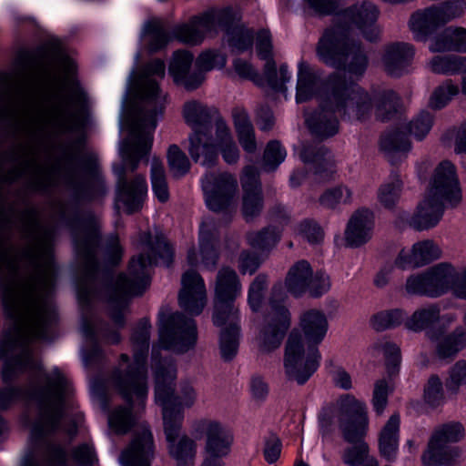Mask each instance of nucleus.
Masks as SVG:
<instances>
[{
	"label": "nucleus",
	"mask_w": 466,
	"mask_h": 466,
	"mask_svg": "<svg viewBox=\"0 0 466 466\" xmlns=\"http://www.w3.org/2000/svg\"><path fill=\"white\" fill-rule=\"evenodd\" d=\"M375 216L372 210L361 208L350 216L344 232L347 247L359 248L368 243L373 236Z\"/></svg>",
	"instance_id": "obj_25"
},
{
	"label": "nucleus",
	"mask_w": 466,
	"mask_h": 466,
	"mask_svg": "<svg viewBox=\"0 0 466 466\" xmlns=\"http://www.w3.org/2000/svg\"><path fill=\"white\" fill-rule=\"evenodd\" d=\"M226 56L218 51L208 50L201 53L197 61V73H202L205 76V73L211 71L215 68H222L226 65Z\"/></svg>",
	"instance_id": "obj_61"
},
{
	"label": "nucleus",
	"mask_w": 466,
	"mask_h": 466,
	"mask_svg": "<svg viewBox=\"0 0 466 466\" xmlns=\"http://www.w3.org/2000/svg\"><path fill=\"white\" fill-rule=\"evenodd\" d=\"M151 184L155 196L160 202H166L169 198L168 187L166 179L165 167L162 162L157 158H153L151 162Z\"/></svg>",
	"instance_id": "obj_52"
},
{
	"label": "nucleus",
	"mask_w": 466,
	"mask_h": 466,
	"mask_svg": "<svg viewBox=\"0 0 466 466\" xmlns=\"http://www.w3.org/2000/svg\"><path fill=\"white\" fill-rule=\"evenodd\" d=\"M118 176L119 198L126 206L128 213L138 210L147 192V184L145 177L136 176L131 181L125 178L126 167L115 169Z\"/></svg>",
	"instance_id": "obj_29"
},
{
	"label": "nucleus",
	"mask_w": 466,
	"mask_h": 466,
	"mask_svg": "<svg viewBox=\"0 0 466 466\" xmlns=\"http://www.w3.org/2000/svg\"><path fill=\"white\" fill-rule=\"evenodd\" d=\"M429 48L433 53L451 50L466 52V31L461 27H448L432 39Z\"/></svg>",
	"instance_id": "obj_45"
},
{
	"label": "nucleus",
	"mask_w": 466,
	"mask_h": 466,
	"mask_svg": "<svg viewBox=\"0 0 466 466\" xmlns=\"http://www.w3.org/2000/svg\"><path fill=\"white\" fill-rule=\"evenodd\" d=\"M194 421L195 420L190 424V435L183 433L180 437L167 441V453L175 461L176 466H195L198 451V441L199 439L192 434V424ZM202 440L205 441L204 438Z\"/></svg>",
	"instance_id": "obj_33"
},
{
	"label": "nucleus",
	"mask_w": 466,
	"mask_h": 466,
	"mask_svg": "<svg viewBox=\"0 0 466 466\" xmlns=\"http://www.w3.org/2000/svg\"><path fill=\"white\" fill-rule=\"evenodd\" d=\"M408 314L401 309L381 310L370 318V325L377 331L395 329L405 324Z\"/></svg>",
	"instance_id": "obj_49"
},
{
	"label": "nucleus",
	"mask_w": 466,
	"mask_h": 466,
	"mask_svg": "<svg viewBox=\"0 0 466 466\" xmlns=\"http://www.w3.org/2000/svg\"><path fill=\"white\" fill-rule=\"evenodd\" d=\"M345 16L361 31L367 40L375 41L379 38L380 29L376 25L379 10L373 4L365 2L355 5L346 11Z\"/></svg>",
	"instance_id": "obj_32"
},
{
	"label": "nucleus",
	"mask_w": 466,
	"mask_h": 466,
	"mask_svg": "<svg viewBox=\"0 0 466 466\" xmlns=\"http://www.w3.org/2000/svg\"><path fill=\"white\" fill-rule=\"evenodd\" d=\"M202 188L208 208L220 212L233 205L238 181L228 173H208L202 179Z\"/></svg>",
	"instance_id": "obj_17"
},
{
	"label": "nucleus",
	"mask_w": 466,
	"mask_h": 466,
	"mask_svg": "<svg viewBox=\"0 0 466 466\" xmlns=\"http://www.w3.org/2000/svg\"><path fill=\"white\" fill-rule=\"evenodd\" d=\"M9 167L6 179L25 180L32 189L39 190L51 185L50 170L38 163L35 149L26 143H18L0 154V171Z\"/></svg>",
	"instance_id": "obj_8"
},
{
	"label": "nucleus",
	"mask_w": 466,
	"mask_h": 466,
	"mask_svg": "<svg viewBox=\"0 0 466 466\" xmlns=\"http://www.w3.org/2000/svg\"><path fill=\"white\" fill-rule=\"evenodd\" d=\"M147 42L150 52H157L165 47L173 38L159 25H151L147 32Z\"/></svg>",
	"instance_id": "obj_63"
},
{
	"label": "nucleus",
	"mask_w": 466,
	"mask_h": 466,
	"mask_svg": "<svg viewBox=\"0 0 466 466\" xmlns=\"http://www.w3.org/2000/svg\"><path fill=\"white\" fill-rule=\"evenodd\" d=\"M320 353L317 347L305 348L303 339L292 330L285 345L283 367L288 380L305 384L319 366Z\"/></svg>",
	"instance_id": "obj_10"
},
{
	"label": "nucleus",
	"mask_w": 466,
	"mask_h": 466,
	"mask_svg": "<svg viewBox=\"0 0 466 466\" xmlns=\"http://www.w3.org/2000/svg\"><path fill=\"white\" fill-rule=\"evenodd\" d=\"M71 390L66 377L55 368L46 376L45 387L28 393V398L38 405V415L33 425L31 437L37 439L56 429L62 418L66 399Z\"/></svg>",
	"instance_id": "obj_7"
},
{
	"label": "nucleus",
	"mask_w": 466,
	"mask_h": 466,
	"mask_svg": "<svg viewBox=\"0 0 466 466\" xmlns=\"http://www.w3.org/2000/svg\"><path fill=\"white\" fill-rule=\"evenodd\" d=\"M75 124V115L66 97L53 101L33 121V129L37 138L63 134L71 131Z\"/></svg>",
	"instance_id": "obj_14"
},
{
	"label": "nucleus",
	"mask_w": 466,
	"mask_h": 466,
	"mask_svg": "<svg viewBox=\"0 0 466 466\" xmlns=\"http://www.w3.org/2000/svg\"><path fill=\"white\" fill-rule=\"evenodd\" d=\"M339 76L333 77V88L321 98L320 108L306 118L311 133L326 138L339 131L335 114L349 119L363 120L370 111V97L360 86H347Z\"/></svg>",
	"instance_id": "obj_6"
},
{
	"label": "nucleus",
	"mask_w": 466,
	"mask_h": 466,
	"mask_svg": "<svg viewBox=\"0 0 466 466\" xmlns=\"http://www.w3.org/2000/svg\"><path fill=\"white\" fill-rule=\"evenodd\" d=\"M280 231L273 227H268L260 231L248 234V244L258 250L272 248L279 240Z\"/></svg>",
	"instance_id": "obj_54"
},
{
	"label": "nucleus",
	"mask_w": 466,
	"mask_h": 466,
	"mask_svg": "<svg viewBox=\"0 0 466 466\" xmlns=\"http://www.w3.org/2000/svg\"><path fill=\"white\" fill-rule=\"evenodd\" d=\"M462 424L453 423L442 426L431 436L427 451L422 455L424 466H440L450 463L461 452L458 448L450 446L464 437Z\"/></svg>",
	"instance_id": "obj_13"
},
{
	"label": "nucleus",
	"mask_w": 466,
	"mask_h": 466,
	"mask_svg": "<svg viewBox=\"0 0 466 466\" xmlns=\"http://www.w3.org/2000/svg\"><path fill=\"white\" fill-rule=\"evenodd\" d=\"M430 69L436 74L452 75L466 68V57L437 56L429 62Z\"/></svg>",
	"instance_id": "obj_51"
},
{
	"label": "nucleus",
	"mask_w": 466,
	"mask_h": 466,
	"mask_svg": "<svg viewBox=\"0 0 466 466\" xmlns=\"http://www.w3.org/2000/svg\"><path fill=\"white\" fill-rule=\"evenodd\" d=\"M458 93V86L453 84L450 79L446 80L432 92L429 100V106L435 110L441 109L446 106Z\"/></svg>",
	"instance_id": "obj_57"
},
{
	"label": "nucleus",
	"mask_w": 466,
	"mask_h": 466,
	"mask_svg": "<svg viewBox=\"0 0 466 466\" xmlns=\"http://www.w3.org/2000/svg\"><path fill=\"white\" fill-rule=\"evenodd\" d=\"M192 434L205 439L201 466H223L222 459L230 453L234 441L230 430L216 419L203 417L193 422Z\"/></svg>",
	"instance_id": "obj_11"
},
{
	"label": "nucleus",
	"mask_w": 466,
	"mask_h": 466,
	"mask_svg": "<svg viewBox=\"0 0 466 466\" xmlns=\"http://www.w3.org/2000/svg\"><path fill=\"white\" fill-rule=\"evenodd\" d=\"M167 159L172 176L179 178L190 169V162L186 154L175 144L169 146Z\"/></svg>",
	"instance_id": "obj_56"
},
{
	"label": "nucleus",
	"mask_w": 466,
	"mask_h": 466,
	"mask_svg": "<svg viewBox=\"0 0 466 466\" xmlns=\"http://www.w3.org/2000/svg\"><path fill=\"white\" fill-rule=\"evenodd\" d=\"M312 276V268L307 260H299L289 269L285 285L287 289L294 296L299 297L304 294L309 286Z\"/></svg>",
	"instance_id": "obj_44"
},
{
	"label": "nucleus",
	"mask_w": 466,
	"mask_h": 466,
	"mask_svg": "<svg viewBox=\"0 0 466 466\" xmlns=\"http://www.w3.org/2000/svg\"><path fill=\"white\" fill-rule=\"evenodd\" d=\"M228 43L238 51H245L251 47L253 43V34L250 30L238 26L228 31Z\"/></svg>",
	"instance_id": "obj_64"
},
{
	"label": "nucleus",
	"mask_w": 466,
	"mask_h": 466,
	"mask_svg": "<svg viewBox=\"0 0 466 466\" xmlns=\"http://www.w3.org/2000/svg\"><path fill=\"white\" fill-rule=\"evenodd\" d=\"M96 244L97 240L95 235L88 237L84 241L76 242V248L78 256L82 260L84 270L86 276L93 275L97 267V263L95 258Z\"/></svg>",
	"instance_id": "obj_53"
},
{
	"label": "nucleus",
	"mask_w": 466,
	"mask_h": 466,
	"mask_svg": "<svg viewBox=\"0 0 466 466\" xmlns=\"http://www.w3.org/2000/svg\"><path fill=\"white\" fill-rule=\"evenodd\" d=\"M433 116L428 111H421L407 125V130L415 139L420 141L426 137L432 128Z\"/></svg>",
	"instance_id": "obj_59"
},
{
	"label": "nucleus",
	"mask_w": 466,
	"mask_h": 466,
	"mask_svg": "<svg viewBox=\"0 0 466 466\" xmlns=\"http://www.w3.org/2000/svg\"><path fill=\"white\" fill-rule=\"evenodd\" d=\"M188 153L195 162L209 167L218 159L217 146L211 141L208 130L193 131L188 137Z\"/></svg>",
	"instance_id": "obj_35"
},
{
	"label": "nucleus",
	"mask_w": 466,
	"mask_h": 466,
	"mask_svg": "<svg viewBox=\"0 0 466 466\" xmlns=\"http://www.w3.org/2000/svg\"><path fill=\"white\" fill-rule=\"evenodd\" d=\"M441 295L450 292L451 279L454 273V266L450 263H440L427 270Z\"/></svg>",
	"instance_id": "obj_60"
},
{
	"label": "nucleus",
	"mask_w": 466,
	"mask_h": 466,
	"mask_svg": "<svg viewBox=\"0 0 466 466\" xmlns=\"http://www.w3.org/2000/svg\"><path fill=\"white\" fill-rule=\"evenodd\" d=\"M368 63L369 61L365 51L363 50L360 44L355 42L352 45V49L349 53V56L347 57L345 64L339 67L343 68L344 71L338 72L330 76L329 88H333V77H335L336 76H339V77H341V79L345 81L344 83L348 86L352 84L359 86L352 79L348 81L346 74H350V78L354 76L355 78L359 79L366 71L368 67Z\"/></svg>",
	"instance_id": "obj_36"
},
{
	"label": "nucleus",
	"mask_w": 466,
	"mask_h": 466,
	"mask_svg": "<svg viewBox=\"0 0 466 466\" xmlns=\"http://www.w3.org/2000/svg\"><path fill=\"white\" fill-rule=\"evenodd\" d=\"M457 317L453 313L441 314V309L437 304H429L417 309L405 322V327L412 331L419 332L431 329H438L436 324L449 328Z\"/></svg>",
	"instance_id": "obj_27"
},
{
	"label": "nucleus",
	"mask_w": 466,
	"mask_h": 466,
	"mask_svg": "<svg viewBox=\"0 0 466 466\" xmlns=\"http://www.w3.org/2000/svg\"><path fill=\"white\" fill-rule=\"evenodd\" d=\"M426 194L450 207H455L461 201L456 168L451 162L443 160L436 167Z\"/></svg>",
	"instance_id": "obj_18"
},
{
	"label": "nucleus",
	"mask_w": 466,
	"mask_h": 466,
	"mask_svg": "<svg viewBox=\"0 0 466 466\" xmlns=\"http://www.w3.org/2000/svg\"><path fill=\"white\" fill-rule=\"evenodd\" d=\"M165 64L157 59L144 68L137 84L138 107L130 123V137L121 147L125 165L135 170L139 160L151 149L153 132L164 110L165 96L157 79L165 76Z\"/></svg>",
	"instance_id": "obj_3"
},
{
	"label": "nucleus",
	"mask_w": 466,
	"mask_h": 466,
	"mask_svg": "<svg viewBox=\"0 0 466 466\" xmlns=\"http://www.w3.org/2000/svg\"><path fill=\"white\" fill-rule=\"evenodd\" d=\"M352 190L344 185L329 188L319 197V203L326 208H335L341 204H350L352 201Z\"/></svg>",
	"instance_id": "obj_55"
},
{
	"label": "nucleus",
	"mask_w": 466,
	"mask_h": 466,
	"mask_svg": "<svg viewBox=\"0 0 466 466\" xmlns=\"http://www.w3.org/2000/svg\"><path fill=\"white\" fill-rule=\"evenodd\" d=\"M243 189L242 215L247 221L258 216L263 208V198L261 185L258 178V171L251 166L243 169L240 178Z\"/></svg>",
	"instance_id": "obj_24"
},
{
	"label": "nucleus",
	"mask_w": 466,
	"mask_h": 466,
	"mask_svg": "<svg viewBox=\"0 0 466 466\" xmlns=\"http://www.w3.org/2000/svg\"><path fill=\"white\" fill-rule=\"evenodd\" d=\"M335 419L346 441L352 443L342 453V461L349 466H358L373 456L363 441L369 419L364 402L353 395L343 394L334 403L324 406L319 415V425L323 435L331 431Z\"/></svg>",
	"instance_id": "obj_4"
},
{
	"label": "nucleus",
	"mask_w": 466,
	"mask_h": 466,
	"mask_svg": "<svg viewBox=\"0 0 466 466\" xmlns=\"http://www.w3.org/2000/svg\"><path fill=\"white\" fill-rule=\"evenodd\" d=\"M445 207H448L446 203L426 194L413 214L402 211L399 219L417 231L428 230L440 222Z\"/></svg>",
	"instance_id": "obj_22"
},
{
	"label": "nucleus",
	"mask_w": 466,
	"mask_h": 466,
	"mask_svg": "<svg viewBox=\"0 0 466 466\" xmlns=\"http://www.w3.org/2000/svg\"><path fill=\"white\" fill-rule=\"evenodd\" d=\"M285 298L282 285H275L265 308L258 337L259 349L264 352L278 349L290 327V312L283 304Z\"/></svg>",
	"instance_id": "obj_9"
},
{
	"label": "nucleus",
	"mask_w": 466,
	"mask_h": 466,
	"mask_svg": "<svg viewBox=\"0 0 466 466\" xmlns=\"http://www.w3.org/2000/svg\"><path fill=\"white\" fill-rule=\"evenodd\" d=\"M154 453L153 434L147 426L141 424L129 446L122 452L120 461L123 466H150Z\"/></svg>",
	"instance_id": "obj_23"
},
{
	"label": "nucleus",
	"mask_w": 466,
	"mask_h": 466,
	"mask_svg": "<svg viewBox=\"0 0 466 466\" xmlns=\"http://www.w3.org/2000/svg\"><path fill=\"white\" fill-rule=\"evenodd\" d=\"M444 25L437 6H431L418 11L412 15L410 20V27L415 39L424 41L440 25Z\"/></svg>",
	"instance_id": "obj_37"
},
{
	"label": "nucleus",
	"mask_w": 466,
	"mask_h": 466,
	"mask_svg": "<svg viewBox=\"0 0 466 466\" xmlns=\"http://www.w3.org/2000/svg\"><path fill=\"white\" fill-rule=\"evenodd\" d=\"M241 283L236 271L228 267L221 268L216 278L213 322L221 323L222 314L227 312L230 319L238 315L235 299L241 294Z\"/></svg>",
	"instance_id": "obj_16"
},
{
	"label": "nucleus",
	"mask_w": 466,
	"mask_h": 466,
	"mask_svg": "<svg viewBox=\"0 0 466 466\" xmlns=\"http://www.w3.org/2000/svg\"><path fill=\"white\" fill-rule=\"evenodd\" d=\"M320 74L305 61L299 64L297 81V102L302 103L310 99L319 86Z\"/></svg>",
	"instance_id": "obj_42"
},
{
	"label": "nucleus",
	"mask_w": 466,
	"mask_h": 466,
	"mask_svg": "<svg viewBox=\"0 0 466 466\" xmlns=\"http://www.w3.org/2000/svg\"><path fill=\"white\" fill-rule=\"evenodd\" d=\"M239 317L236 315L234 319H230L229 315L227 319L222 317L221 323H214L218 327H222L219 339V348L221 357L225 360H232L238 349L239 340Z\"/></svg>",
	"instance_id": "obj_39"
},
{
	"label": "nucleus",
	"mask_w": 466,
	"mask_h": 466,
	"mask_svg": "<svg viewBox=\"0 0 466 466\" xmlns=\"http://www.w3.org/2000/svg\"><path fill=\"white\" fill-rule=\"evenodd\" d=\"M354 43L350 38L349 29L336 24L323 31L316 46V55L327 66L339 68L345 64Z\"/></svg>",
	"instance_id": "obj_15"
},
{
	"label": "nucleus",
	"mask_w": 466,
	"mask_h": 466,
	"mask_svg": "<svg viewBox=\"0 0 466 466\" xmlns=\"http://www.w3.org/2000/svg\"><path fill=\"white\" fill-rule=\"evenodd\" d=\"M152 358L155 362V380H157V372H162L166 380V385L170 383L173 390V396L170 406L176 407L178 405L183 408H190L194 405L197 400V393L194 387L188 382H182L179 385L177 394L175 393L173 382L176 379V368L170 360H157V350L154 347Z\"/></svg>",
	"instance_id": "obj_28"
},
{
	"label": "nucleus",
	"mask_w": 466,
	"mask_h": 466,
	"mask_svg": "<svg viewBox=\"0 0 466 466\" xmlns=\"http://www.w3.org/2000/svg\"><path fill=\"white\" fill-rule=\"evenodd\" d=\"M197 339V325L192 318L176 312L161 320L159 344L162 348L184 353L195 347Z\"/></svg>",
	"instance_id": "obj_12"
},
{
	"label": "nucleus",
	"mask_w": 466,
	"mask_h": 466,
	"mask_svg": "<svg viewBox=\"0 0 466 466\" xmlns=\"http://www.w3.org/2000/svg\"><path fill=\"white\" fill-rule=\"evenodd\" d=\"M173 396V390L166 385V380L162 372H157V387H155V400L162 407L163 425L166 441L180 437L184 413L180 408L170 406Z\"/></svg>",
	"instance_id": "obj_19"
},
{
	"label": "nucleus",
	"mask_w": 466,
	"mask_h": 466,
	"mask_svg": "<svg viewBox=\"0 0 466 466\" xmlns=\"http://www.w3.org/2000/svg\"><path fill=\"white\" fill-rule=\"evenodd\" d=\"M220 14L208 12L200 16H195L188 24L177 25L173 30L174 38L187 45L200 44L206 35L217 32L220 26Z\"/></svg>",
	"instance_id": "obj_21"
},
{
	"label": "nucleus",
	"mask_w": 466,
	"mask_h": 466,
	"mask_svg": "<svg viewBox=\"0 0 466 466\" xmlns=\"http://www.w3.org/2000/svg\"><path fill=\"white\" fill-rule=\"evenodd\" d=\"M299 328L308 347H317L328 332L329 321L323 311L309 309L300 315Z\"/></svg>",
	"instance_id": "obj_34"
},
{
	"label": "nucleus",
	"mask_w": 466,
	"mask_h": 466,
	"mask_svg": "<svg viewBox=\"0 0 466 466\" xmlns=\"http://www.w3.org/2000/svg\"><path fill=\"white\" fill-rule=\"evenodd\" d=\"M212 112L215 110L196 100L185 103L183 107L185 121L193 131L209 130Z\"/></svg>",
	"instance_id": "obj_47"
},
{
	"label": "nucleus",
	"mask_w": 466,
	"mask_h": 466,
	"mask_svg": "<svg viewBox=\"0 0 466 466\" xmlns=\"http://www.w3.org/2000/svg\"><path fill=\"white\" fill-rule=\"evenodd\" d=\"M149 321L143 319L135 329L131 340L134 358L131 361L127 354H121L117 367L112 374V382L129 407L116 408L108 418V423L117 433H126L136 424L137 411L144 409L147 396V357L149 347Z\"/></svg>",
	"instance_id": "obj_2"
},
{
	"label": "nucleus",
	"mask_w": 466,
	"mask_h": 466,
	"mask_svg": "<svg viewBox=\"0 0 466 466\" xmlns=\"http://www.w3.org/2000/svg\"><path fill=\"white\" fill-rule=\"evenodd\" d=\"M173 251L164 238L157 237L155 240L147 234L144 235L141 253L133 257L128 267V275L117 278L115 289L109 299V314L113 321L122 326L124 314L130 296L141 295L150 283V269L157 263V258L169 265Z\"/></svg>",
	"instance_id": "obj_5"
},
{
	"label": "nucleus",
	"mask_w": 466,
	"mask_h": 466,
	"mask_svg": "<svg viewBox=\"0 0 466 466\" xmlns=\"http://www.w3.org/2000/svg\"><path fill=\"white\" fill-rule=\"evenodd\" d=\"M286 156V150L279 142H268L263 156L264 168L268 171L275 170L285 160Z\"/></svg>",
	"instance_id": "obj_62"
},
{
	"label": "nucleus",
	"mask_w": 466,
	"mask_h": 466,
	"mask_svg": "<svg viewBox=\"0 0 466 466\" xmlns=\"http://www.w3.org/2000/svg\"><path fill=\"white\" fill-rule=\"evenodd\" d=\"M53 230L30 208L17 211L0 203V286L13 329L0 344L2 378L12 380L27 369H36L28 343L46 339L56 322L50 296L55 280Z\"/></svg>",
	"instance_id": "obj_1"
},
{
	"label": "nucleus",
	"mask_w": 466,
	"mask_h": 466,
	"mask_svg": "<svg viewBox=\"0 0 466 466\" xmlns=\"http://www.w3.org/2000/svg\"><path fill=\"white\" fill-rule=\"evenodd\" d=\"M380 147L388 160L392 164H397L406 157L411 148V144L404 134L400 131H394L382 137Z\"/></svg>",
	"instance_id": "obj_46"
},
{
	"label": "nucleus",
	"mask_w": 466,
	"mask_h": 466,
	"mask_svg": "<svg viewBox=\"0 0 466 466\" xmlns=\"http://www.w3.org/2000/svg\"><path fill=\"white\" fill-rule=\"evenodd\" d=\"M261 77L264 86H268L274 91L285 93L287 90L285 83L289 81L290 75L286 65L280 66L279 69L277 70L275 62L268 59L265 64L264 76Z\"/></svg>",
	"instance_id": "obj_50"
},
{
	"label": "nucleus",
	"mask_w": 466,
	"mask_h": 466,
	"mask_svg": "<svg viewBox=\"0 0 466 466\" xmlns=\"http://www.w3.org/2000/svg\"><path fill=\"white\" fill-rule=\"evenodd\" d=\"M299 157L304 163L313 164L316 174L321 176L333 172V156L324 146L304 145L299 152Z\"/></svg>",
	"instance_id": "obj_41"
},
{
	"label": "nucleus",
	"mask_w": 466,
	"mask_h": 466,
	"mask_svg": "<svg viewBox=\"0 0 466 466\" xmlns=\"http://www.w3.org/2000/svg\"><path fill=\"white\" fill-rule=\"evenodd\" d=\"M411 249L414 261L420 267L438 259L441 256V248L430 239L415 243Z\"/></svg>",
	"instance_id": "obj_58"
},
{
	"label": "nucleus",
	"mask_w": 466,
	"mask_h": 466,
	"mask_svg": "<svg viewBox=\"0 0 466 466\" xmlns=\"http://www.w3.org/2000/svg\"><path fill=\"white\" fill-rule=\"evenodd\" d=\"M370 97V114L363 119H367L374 110L375 116L380 121L390 119L398 110L400 106V97L398 95L390 90H382L370 94L362 89Z\"/></svg>",
	"instance_id": "obj_38"
},
{
	"label": "nucleus",
	"mask_w": 466,
	"mask_h": 466,
	"mask_svg": "<svg viewBox=\"0 0 466 466\" xmlns=\"http://www.w3.org/2000/svg\"><path fill=\"white\" fill-rule=\"evenodd\" d=\"M448 328L439 326L438 329L427 331L436 356L439 359H453L460 351L466 349V329L457 327L451 333L446 334Z\"/></svg>",
	"instance_id": "obj_26"
},
{
	"label": "nucleus",
	"mask_w": 466,
	"mask_h": 466,
	"mask_svg": "<svg viewBox=\"0 0 466 466\" xmlns=\"http://www.w3.org/2000/svg\"><path fill=\"white\" fill-rule=\"evenodd\" d=\"M216 242L217 232L213 222L204 221L199 230V247L202 264L208 269H214L218 258Z\"/></svg>",
	"instance_id": "obj_40"
},
{
	"label": "nucleus",
	"mask_w": 466,
	"mask_h": 466,
	"mask_svg": "<svg viewBox=\"0 0 466 466\" xmlns=\"http://www.w3.org/2000/svg\"><path fill=\"white\" fill-rule=\"evenodd\" d=\"M414 56V48L408 43L389 45L382 56L385 71L392 76H400L409 72Z\"/></svg>",
	"instance_id": "obj_31"
},
{
	"label": "nucleus",
	"mask_w": 466,
	"mask_h": 466,
	"mask_svg": "<svg viewBox=\"0 0 466 466\" xmlns=\"http://www.w3.org/2000/svg\"><path fill=\"white\" fill-rule=\"evenodd\" d=\"M193 62V55L188 51H177L169 65V73L177 85L183 86L187 90H195L203 83L205 77L202 73H189Z\"/></svg>",
	"instance_id": "obj_30"
},
{
	"label": "nucleus",
	"mask_w": 466,
	"mask_h": 466,
	"mask_svg": "<svg viewBox=\"0 0 466 466\" xmlns=\"http://www.w3.org/2000/svg\"><path fill=\"white\" fill-rule=\"evenodd\" d=\"M207 300L204 279L196 270H187L181 278V289L178 293L179 307L192 316H198L206 307Z\"/></svg>",
	"instance_id": "obj_20"
},
{
	"label": "nucleus",
	"mask_w": 466,
	"mask_h": 466,
	"mask_svg": "<svg viewBox=\"0 0 466 466\" xmlns=\"http://www.w3.org/2000/svg\"><path fill=\"white\" fill-rule=\"evenodd\" d=\"M403 188V181L399 175H391L378 189L379 202L388 209H392L399 202Z\"/></svg>",
	"instance_id": "obj_48"
},
{
	"label": "nucleus",
	"mask_w": 466,
	"mask_h": 466,
	"mask_svg": "<svg viewBox=\"0 0 466 466\" xmlns=\"http://www.w3.org/2000/svg\"><path fill=\"white\" fill-rule=\"evenodd\" d=\"M400 416L393 414L382 427L379 435L380 454L389 461L394 460L399 447Z\"/></svg>",
	"instance_id": "obj_43"
}]
</instances>
